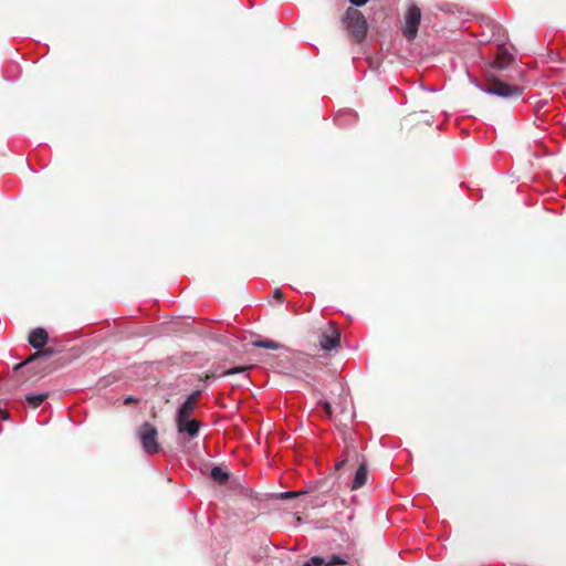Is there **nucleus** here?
Returning <instances> with one entry per match:
<instances>
[{
	"instance_id": "obj_13",
	"label": "nucleus",
	"mask_w": 566,
	"mask_h": 566,
	"mask_svg": "<svg viewBox=\"0 0 566 566\" xmlns=\"http://www.w3.org/2000/svg\"><path fill=\"white\" fill-rule=\"evenodd\" d=\"M48 398V394H29L25 396V400L28 401L29 406L32 408H38L41 406V403Z\"/></svg>"
},
{
	"instance_id": "obj_7",
	"label": "nucleus",
	"mask_w": 566,
	"mask_h": 566,
	"mask_svg": "<svg viewBox=\"0 0 566 566\" xmlns=\"http://www.w3.org/2000/svg\"><path fill=\"white\" fill-rule=\"evenodd\" d=\"M176 426L179 433H187L193 438L200 430V422L192 418H176Z\"/></svg>"
},
{
	"instance_id": "obj_19",
	"label": "nucleus",
	"mask_w": 566,
	"mask_h": 566,
	"mask_svg": "<svg viewBox=\"0 0 566 566\" xmlns=\"http://www.w3.org/2000/svg\"><path fill=\"white\" fill-rule=\"evenodd\" d=\"M247 370H248V367H239V368H234V369H231V370L227 371L226 375L231 376V375H234V374H238V373L245 374Z\"/></svg>"
},
{
	"instance_id": "obj_16",
	"label": "nucleus",
	"mask_w": 566,
	"mask_h": 566,
	"mask_svg": "<svg viewBox=\"0 0 566 566\" xmlns=\"http://www.w3.org/2000/svg\"><path fill=\"white\" fill-rule=\"evenodd\" d=\"M346 564V562L339 557V556H336V555H333L329 560L327 562V565H344Z\"/></svg>"
},
{
	"instance_id": "obj_5",
	"label": "nucleus",
	"mask_w": 566,
	"mask_h": 566,
	"mask_svg": "<svg viewBox=\"0 0 566 566\" xmlns=\"http://www.w3.org/2000/svg\"><path fill=\"white\" fill-rule=\"evenodd\" d=\"M340 334L338 329L329 323L319 336V345L324 350H332L339 346Z\"/></svg>"
},
{
	"instance_id": "obj_23",
	"label": "nucleus",
	"mask_w": 566,
	"mask_h": 566,
	"mask_svg": "<svg viewBox=\"0 0 566 566\" xmlns=\"http://www.w3.org/2000/svg\"><path fill=\"white\" fill-rule=\"evenodd\" d=\"M0 418H1V419H3V420L9 419V413H8V411H6L4 409H1V408H0Z\"/></svg>"
},
{
	"instance_id": "obj_28",
	"label": "nucleus",
	"mask_w": 566,
	"mask_h": 566,
	"mask_svg": "<svg viewBox=\"0 0 566 566\" xmlns=\"http://www.w3.org/2000/svg\"><path fill=\"white\" fill-rule=\"evenodd\" d=\"M302 566H312V564L308 562L304 563Z\"/></svg>"
},
{
	"instance_id": "obj_18",
	"label": "nucleus",
	"mask_w": 566,
	"mask_h": 566,
	"mask_svg": "<svg viewBox=\"0 0 566 566\" xmlns=\"http://www.w3.org/2000/svg\"><path fill=\"white\" fill-rule=\"evenodd\" d=\"M310 563L312 564V566H323V565H325L324 558H322L319 556L312 557L310 559Z\"/></svg>"
},
{
	"instance_id": "obj_22",
	"label": "nucleus",
	"mask_w": 566,
	"mask_h": 566,
	"mask_svg": "<svg viewBox=\"0 0 566 566\" xmlns=\"http://www.w3.org/2000/svg\"><path fill=\"white\" fill-rule=\"evenodd\" d=\"M349 1H350V3H353L356 7H361V6H365L368 0H349Z\"/></svg>"
},
{
	"instance_id": "obj_3",
	"label": "nucleus",
	"mask_w": 566,
	"mask_h": 566,
	"mask_svg": "<svg viewBox=\"0 0 566 566\" xmlns=\"http://www.w3.org/2000/svg\"><path fill=\"white\" fill-rule=\"evenodd\" d=\"M138 438L142 443L143 450L148 454H154L160 451V446L157 442V429L149 422L143 423L138 431Z\"/></svg>"
},
{
	"instance_id": "obj_14",
	"label": "nucleus",
	"mask_w": 566,
	"mask_h": 566,
	"mask_svg": "<svg viewBox=\"0 0 566 566\" xmlns=\"http://www.w3.org/2000/svg\"><path fill=\"white\" fill-rule=\"evenodd\" d=\"M53 354H54V349H53V348H45V349H43V350H41V352H39V353H36V354L32 355V356H31L29 359H27L24 363H22V364H18L15 368L18 369V368L22 367L23 365H27V364H29V363L33 361V360H34L35 358H38L39 356H46V357H49V356H52Z\"/></svg>"
},
{
	"instance_id": "obj_2",
	"label": "nucleus",
	"mask_w": 566,
	"mask_h": 566,
	"mask_svg": "<svg viewBox=\"0 0 566 566\" xmlns=\"http://www.w3.org/2000/svg\"><path fill=\"white\" fill-rule=\"evenodd\" d=\"M485 91L490 94H494L503 98H517L522 95L523 87L517 85H510L494 76H491L486 80Z\"/></svg>"
},
{
	"instance_id": "obj_27",
	"label": "nucleus",
	"mask_w": 566,
	"mask_h": 566,
	"mask_svg": "<svg viewBox=\"0 0 566 566\" xmlns=\"http://www.w3.org/2000/svg\"><path fill=\"white\" fill-rule=\"evenodd\" d=\"M133 401V398L132 397H128L125 399V403H128V402H132Z\"/></svg>"
},
{
	"instance_id": "obj_10",
	"label": "nucleus",
	"mask_w": 566,
	"mask_h": 566,
	"mask_svg": "<svg viewBox=\"0 0 566 566\" xmlns=\"http://www.w3.org/2000/svg\"><path fill=\"white\" fill-rule=\"evenodd\" d=\"M250 344L254 347L277 350L282 348V345L272 339H261L259 335H254L250 333Z\"/></svg>"
},
{
	"instance_id": "obj_24",
	"label": "nucleus",
	"mask_w": 566,
	"mask_h": 566,
	"mask_svg": "<svg viewBox=\"0 0 566 566\" xmlns=\"http://www.w3.org/2000/svg\"><path fill=\"white\" fill-rule=\"evenodd\" d=\"M344 464H345V461H340L339 463H337V464L335 465V469H336V470H340V469L344 467Z\"/></svg>"
},
{
	"instance_id": "obj_15",
	"label": "nucleus",
	"mask_w": 566,
	"mask_h": 566,
	"mask_svg": "<svg viewBox=\"0 0 566 566\" xmlns=\"http://www.w3.org/2000/svg\"><path fill=\"white\" fill-rule=\"evenodd\" d=\"M305 494H308V490L287 491V492L280 493L277 495V497L281 500H291V499H295V497H298V496L305 495Z\"/></svg>"
},
{
	"instance_id": "obj_26",
	"label": "nucleus",
	"mask_w": 566,
	"mask_h": 566,
	"mask_svg": "<svg viewBox=\"0 0 566 566\" xmlns=\"http://www.w3.org/2000/svg\"><path fill=\"white\" fill-rule=\"evenodd\" d=\"M252 355H253V352H252V350H250V357H251ZM251 360H252V359L250 358V361H251ZM252 367H253V365L250 363L249 368L251 369Z\"/></svg>"
},
{
	"instance_id": "obj_12",
	"label": "nucleus",
	"mask_w": 566,
	"mask_h": 566,
	"mask_svg": "<svg viewBox=\"0 0 566 566\" xmlns=\"http://www.w3.org/2000/svg\"><path fill=\"white\" fill-rule=\"evenodd\" d=\"M209 476L213 482L220 485L227 483L229 480V473L218 465L211 469Z\"/></svg>"
},
{
	"instance_id": "obj_25",
	"label": "nucleus",
	"mask_w": 566,
	"mask_h": 566,
	"mask_svg": "<svg viewBox=\"0 0 566 566\" xmlns=\"http://www.w3.org/2000/svg\"><path fill=\"white\" fill-rule=\"evenodd\" d=\"M249 409H250V415H251V413H252V406H251V405L249 406ZM252 420H254V421L259 422V419H258V418H252V417L250 416V422H251Z\"/></svg>"
},
{
	"instance_id": "obj_20",
	"label": "nucleus",
	"mask_w": 566,
	"mask_h": 566,
	"mask_svg": "<svg viewBox=\"0 0 566 566\" xmlns=\"http://www.w3.org/2000/svg\"><path fill=\"white\" fill-rule=\"evenodd\" d=\"M323 409H324L325 413L327 415V417H328V418H331V417H332V415H333L331 403H329V402H327V401H326V402H323Z\"/></svg>"
},
{
	"instance_id": "obj_4",
	"label": "nucleus",
	"mask_w": 566,
	"mask_h": 566,
	"mask_svg": "<svg viewBox=\"0 0 566 566\" xmlns=\"http://www.w3.org/2000/svg\"><path fill=\"white\" fill-rule=\"evenodd\" d=\"M420 21L421 10L413 4L408 9L405 15V27L402 29V33L408 40H413L417 36Z\"/></svg>"
},
{
	"instance_id": "obj_17",
	"label": "nucleus",
	"mask_w": 566,
	"mask_h": 566,
	"mask_svg": "<svg viewBox=\"0 0 566 566\" xmlns=\"http://www.w3.org/2000/svg\"><path fill=\"white\" fill-rule=\"evenodd\" d=\"M249 499H250V505H254V502H256L255 506H258V509L261 510L262 499H260L259 496H254L252 493V490H250Z\"/></svg>"
},
{
	"instance_id": "obj_21",
	"label": "nucleus",
	"mask_w": 566,
	"mask_h": 566,
	"mask_svg": "<svg viewBox=\"0 0 566 566\" xmlns=\"http://www.w3.org/2000/svg\"><path fill=\"white\" fill-rule=\"evenodd\" d=\"M273 298L276 300V301H282L283 298V293L280 289H276L274 292H273Z\"/></svg>"
},
{
	"instance_id": "obj_8",
	"label": "nucleus",
	"mask_w": 566,
	"mask_h": 566,
	"mask_svg": "<svg viewBox=\"0 0 566 566\" xmlns=\"http://www.w3.org/2000/svg\"><path fill=\"white\" fill-rule=\"evenodd\" d=\"M49 340L48 332L43 327L34 328L29 335V344L34 349H42Z\"/></svg>"
},
{
	"instance_id": "obj_11",
	"label": "nucleus",
	"mask_w": 566,
	"mask_h": 566,
	"mask_svg": "<svg viewBox=\"0 0 566 566\" xmlns=\"http://www.w3.org/2000/svg\"><path fill=\"white\" fill-rule=\"evenodd\" d=\"M367 482V465L366 463H361L354 476L353 486L352 489L357 490L359 488H363Z\"/></svg>"
},
{
	"instance_id": "obj_9",
	"label": "nucleus",
	"mask_w": 566,
	"mask_h": 566,
	"mask_svg": "<svg viewBox=\"0 0 566 566\" xmlns=\"http://www.w3.org/2000/svg\"><path fill=\"white\" fill-rule=\"evenodd\" d=\"M514 62V57L505 49L500 48L492 67L503 71L506 70Z\"/></svg>"
},
{
	"instance_id": "obj_1",
	"label": "nucleus",
	"mask_w": 566,
	"mask_h": 566,
	"mask_svg": "<svg viewBox=\"0 0 566 566\" xmlns=\"http://www.w3.org/2000/svg\"><path fill=\"white\" fill-rule=\"evenodd\" d=\"M343 23L356 42H361L366 38L368 23L365 15L358 9L347 8L343 17Z\"/></svg>"
},
{
	"instance_id": "obj_6",
	"label": "nucleus",
	"mask_w": 566,
	"mask_h": 566,
	"mask_svg": "<svg viewBox=\"0 0 566 566\" xmlns=\"http://www.w3.org/2000/svg\"><path fill=\"white\" fill-rule=\"evenodd\" d=\"M201 395L200 390L193 391L177 409L176 418H191V413L197 407V400Z\"/></svg>"
}]
</instances>
